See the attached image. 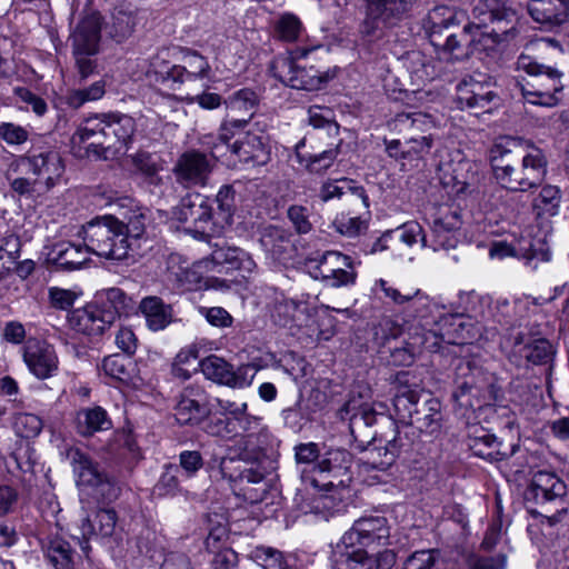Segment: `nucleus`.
<instances>
[{"mask_svg": "<svg viewBox=\"0 0 569 569\" xmlns=\"http://www.w3.org/2000/svg\"><path fill=\"white\" fill-rule=\"evenodd\" d=\"M204 143L212 146L209 141ZM216 160L211 152L210 156L198 150L183 152L173 167L176 181L186 188L206 186Z\"/></svg>", "mask_w": 569, "mask_h": 569, "instance_id": "25", "label": "nucleus"}, {"mask_svg": "<svg viewBox=\"0 0 569 569\" xmlns=\"http://www.w3.org/2000/svg\"><path fill=\"white\" fill-rule=\"evenodd\" d=\"M136 131V120L129 114L120 112L96 113L80 123L72 140L79 143L89 142L88 153L107 158L106 152L109 150L114 152L127 151L133 142Z\"/></svg>", "mask_w": 569, "mask_h": 569, "instance_id": "6", "label": "nucleus"}, {"mask_svg": "<svg viewBox=\"0 0 569 569\" xmlns=\"http://www.w3.org/2000/svg\"><path fill=\"white\" fill-rule=\"evenodd\" d=\"M417 0H365V19L360 31L370 40L382 38L387 31L407 19Z\"/></svg>", "mask_w": 569, "mask_h": 569, "instance_id": "13", "label": "nucleus"}, {"mask_svg": "<svg viewBox=\"0 0 569 569\" xmlns=\"http://www.w3.org/2000/svg\"><path fill=\"white\" fill-rule=\"evenodd\" d=\"M208 400L199 387H187L174 407V418L181 426L198 425L209 415Z\"/></svg>", "mask_w": 569, "mask_h": 569, "instance_id": "28", "label": "nucleus"}, {"mask_svg": "<svg viewBox=\"0 0 569 569\" xmlns=\"http://www.w3.org/2000/svg\"><path fill=\"white\" fill-rule=\"evenodd\" d=\"M111 428L112 421L107 410L100 406L81 408L76 415V429L82 437H91Z\"/></svg>", "mask_w": 569, "mask_h": 569, "instance_id": "41", "label": "nucleus"}, {"mask_svg": "<svg viewBox=\"0 0 569 569\" xmlns=\"http://www.w3.org/2000/svg\"><path fill=\"white\" fill-rule=\"evenodd\" d=\"M516 67L518 71L526 72V77L516 79V88L519 89L525 102L552 108L559 103L557 93L562 91V73L556 68L537 62L527 54H520Z\"/></svg>", "mask_w": 569, "mask_h": 569, "instance_id": "10", "label": "nucleus"}, {"mask_svg": "<svg viewBox=\"0 0 569 569\" xmlns=\"http://www.w3.org/2000/svg\"><path fill=\"white\" fill-rule=\"evenodd\" d=\"M453 390L451 399L466 416L468 411L490 406L498 398L496 378L479 356L456 358L452 361Z\"/></svg>", "mask_w": 569, "mask_h": 569, "instance_id": "5", "label": "nucleus"}, {"mask_svg": "<svg viewBox=\"0 0 569 569\" xmlns=\"http://www.w3.org/2000/svg\"><path fill=\"white\" fill-rule=\"evenodd\" d=\"M287 217L297 233L307 234L312 230L308 208L299 204H292L287 210Z\"/></svg>", "mask_w": 569, "mask_h": 569, "instance_id": "62", "label": "nucleus"}, {"mask_svg": "<svg viewBox=\"0 0 569 569\" xmlns=\"http://www.w3.org/2000/svg\"><path fill=\"white\" fill-rule=\"evenodd\" d=\"M352 455L343 448H330L322 453L321 459L313 466L312 471L318 473L310 481L313 487L327 489L349 488L352 481Z\"/></svg>", "mask_w": 569, "mask_h": 569, "instance_id": "17", "label": "nucleus"}, {"mask_svg": "<svg viewBox=\"0 0 569 569\" xmlns=\"http://www.w3.org/2000/svg\"><path fill=\"white\" fill-rule=\"evenodd\" d=\"M89 253L86 243L76 244L70 241H60L52 246L49 251V260L66 271H72L80 269L83 264L89 261Z\"/></svg>", "mask_w": 569, "mask_h": 569, "instance_id": "37", "label": "nucleus"}, {"mask_svg": "<svg viewBox=\"0 0 569 569\" xmlns=\"http://www.w3.org/2000/svg\"><path fill=\"white\" fill-rule=\"evenodd\" d=\"M47 558L56 569H74L76 552L69 541L56 535L44 546Z\"/></svg>", "mask_w": 569, "mask_h": 569, "instance_id": "45", "label": "nucleus"}, {"mask_svg": "<svg viewBox=\"0 0 569 569\" xmlns=\"http://www.w3.org/2000/svg\"><path fill=\"white\" fill-rule=\"evenodd\" d=\"M301 30V21L292 13L282 14L274 26L277 37L286 42H293L298 40Z\"/></svg>", "mask_w": 569, "mask_h": 569, "instance_id": "58", "label": "nucleus"}, {"mask_svg": "<svg viewBox=\"0 0 569 569\" xmlns=\"http://www.w3.org/2000/svg\"><path fill=\"white\" fill-rule=\"evenodd\" d=\"M406 321L416 322L420 328L433 326H453L461 327V315L446 312V307L435 299L421 292L419 289L412 292V298L408 306L402 308Z\"/></svg>", "mask_w": 569, "mask_h": 569, "instance_id": "20", "label": "nucleus"}, {"mask_svg": "<svg viewBox=\"0 0 569 569\" xmlns=\"http://www.w3.org/2000/svg\"><path fill=\"white\" fill-rule=\"evenodd\" d=\"M475 21L466 22L447 37L440 53L449 59L462 61L472 54V46L476 43L475 30L486 29L489 22L512 23L517 19V6L513 0H480L473 9Z\"/></svg>", "mask_w": 569, "mask_h": 569, "instance_id": "7", "label": "nucleus"}, {"mask_svg": "<svg viewBox=\"0 0 569 569\" xmlns=\"http://www.w3.org/2000/svg\"><path fill=\"white\" fill-rule=\"evenodd\" d=\"M109 453L123 463L126 467L131 468L140 459V449L131 432H118L113 441L109 445Z\"/></svg>", "mask_w": 569, "mask_h": 569, "instance_id": "46", "label": "nucleus"}, {"mask_svg": "<svg viewBox=\"0 0 569 569\" xmlns=\"http://www.w3.org/2000/svg\"><path fill=\"white\" fill-rule=\"evenodd\" d=\"M321 493L311 499L309 509L306 512L315 513L320 518L328 520L330 517L343 510L346 500L350 497L349 488L342 490L340 488L327 489L319 487Z\"/></svg>", "mask_w": 569, "mask_h": 569, "instance_id": "39", "label": "nucleus"}, {"mask_svg": "<svg viewBox=\"0 0 569 569\" xmlns=\"http://www.w3.org/2000/svg\"><path fill=\"white\" fill-rule=\"evenodd\" d=\"M167 272L169 280L177 282L184 290L201 288L202 278L200 273L190 266L188 260L182 259L180 254L172 253L169 256Z\"/></svg>", "mask_w": 569, "mask_h": 569, "instance_id": "42", "label": "nucleus"}, {"mask_svg": "<svg viewBox=\"0 0 569 569\" xmlns=\"http://www.w3.org/2000/svg\"><path fill=\"white\" fill-rule=\"evenodd\" d=\"M332 111L329 108H322L320 106H311L308 109V121L309 124L316 129L328 128V130H335L338 132L339 124L331 119Z\"/></svg>", "mask_w": 569, "mask_h": 569, "instance_id": "64", "label": "nucleus"}, {"mask_svg": "<svg viewBox=\"0 0 569 569\" xmlns=\"http://www.w3.org/2000/svg\"><path fill=\"white\" fill-rule=\"evenodd\" d=\"M528 11L536 22L553 29L568 20L569 0H530Z\"/></svg>", "mask_w": 569, "mask_h": 569, "instance_id": "35", "label": "nucleus"}, {"mask_svg": "<svg viewBox=\"0 0 569 569\" xmlns=\"http://www.w3.org/2000/svg\"><path fill=\"white\" fill-rule=\"evenodd\" d=\"M174 218L184 223L186 233L194 239L207 240L223 231L216 220L212 200L199 192L188 193L173 211Z\"/></svg>", "mask_w": 569, "mask_h": 569, "instance_id": "11", "label": "nucleus"}, {"mask_svg": "<svg viewBox=\"0 0 569 569\" xmlns=\"http://www.w3.org/2000/svg\"><path fill=\"white\" fill-rule=\"evenodd\" d=\"M227 116L219 128V139H232L243 130L252 119L259 106L257 92L250 88H242L232 92L224 99Z\"/></svg>", "mask_w": 569, "mask_h": 569, "instance_id": "19", "label": "nucleus"}, {"mask_svg": "<svg viewBox=\"0 0 569 569\" xmlns=\"http://www.w3.org/2000/svg\"><path fill=\"white\" fill-rule=\"evenodd\" d=\"M22 357L29 371L38 379L51 378L58 371V356L52 345L29 338L22 348Z\"/></svg>", "mask_w": 569, "mask_h": 569, "instance_id": "27", "label": "nucleus"}, {"mask_svg": "<svg viewBox=\"0 0 569 569\" xmlns=\"http://www.w3.org/2000/svg\"><path fill=\"white\" fill-rule=\"evenodd\" d=\"M169 57L170 50L168 48L159 49L150 59L148 73L154 74L158 82L176 89L177 82L173 72L178 64H172Z\"/></svg>", "mask_w": 569, "mask_h": 569, "instance_id": "48", "label": "nucleus"}, {"mask_svg": "<svg viewBox=\"0 0 569 569\" xmlns=\"http://www.w3.org/2000/svg\"><path fill=\"white\" fill-rule=\"evenodd\" d=\"M251 559L263 569H286L283 553L272 547L259 546L251 553Z\"/></svg>", "mask_w": 569, "mask_h": 569, "instance_id": "56", "label": "nucleus"}, {"mask_svg": "<svg viewBox=\"0 0 569 569\" xmlns=\"http://www.w3.org/2000/svg\"><path fill=\"white\" fill-rule=\"evenodd\" d=\"M342 140L330 149H327L320 153L315 154H302L297 152L298 162L306 168L310 173H323L328 170L336 161L340 153Z\"/></svg>", "mask_w": 569, "mask_h": 569, "instance_id": "50", "label": "nucleus"}, {"mask_svg": "<svg viewBox=\"0 0 569 569\" xmlns=\"http://www.w3.org/2000/svg\"><path fill=\"white\" fill-rule=\"evenodd\" d=\"M139 310L144 317L146 325L151 331L164 330L176 321L173 307L157 296L144 297L139 303Z\"/></svg>", "mask_w": 569, "mask_h": 569, "instance_id": "38", "label": "nucleus"}, {"mask_svg": "<svg viewBox=\"0 0 569 569\" xmlns=\"http://www.w3.org/2000/svg\"><path fill=\"white\" fill-rule=\"evenodd\" d=\"M399 423H406L416 433L438 437L442 428L441 402L423 391L403 388L393 398Z\"/></svg>", "mask_w": 569, "mask_h": 569, "instance_id": "9", "label": "nucleus"}, {"mask_svg": "<svg viewBox=\"0 0 569 569\" xmlns=\"http://www.w3.org/2000/svg\"><path fill=\"white\" fill-rule=\"evenodd\" d=\"M567 493V485L552 471H537L529 486L525 490V500L528 503H535L541 508L540 513L543 515L551 511V506H561L563 497ZM553 518L556 513L545 515Z\"/></svg>", "mask_w": 569, "mask_h": 569, "instance_id": "22", "label": "nucleus"}, {"mask_svg": "<svg viewBox=\"0 0 569 569\" xmlns=\"http://www.w3.org/2000/svg\"><path fill=\"white\" fill-rule=\"evenodd\" d=\"M390 530L383 516L368 515L355 520L332 548L331 569H391L397 556L387 548Z\"/></svg>", "mask_w": 569, "mask_h": 569, "instance_id": "3", "label": "nucleus"}, {"mask_svg": "<svg viewBox=\"0 0 569 569\" xmlns=\"http://www.w3.org/2000/svg\"><path fill=\"white\" fill-rule=\"evenodd\" d=\"M468 299L473 305H478V307L473 306L471 308L476 317H480L482 320L492 319L495 322L506 328H513L516 326L511 318V312L516 309L520 310L525 306L521 301L512 305L507 299L497 300L493 303L490 297H482L473 291L468 293Z\"/></svg>", "mask_w": 569, "mask_h": 569, "instance_id": "30", "label": "nucleus"}, {"mask_svg": "<svg viewBox=\"0 0 569 569\" xmlns=\"http://www.w3.org/2000/svg\"><path fill=\"white\" fill-rule=\"evenodd\" d=\"M207 379L230 387L232 366L217 356H209L199 362Z\"/></svg>", "mask_w": 569, "mask_h": 569, "instance_id": "53", "label": "nucleus"}, {"mask_svg": "<svg viewBox=\"0 0 569 569\" xmlns=\"http://www.w3.org/2000/svg\"><path fill=\"white\" fill-rule=\"evenodd\" d=\"M68 321L74 331L88 337H100L113 325L111 316L104 315L92 301L70 312Z\"/></svg>", "mask_w": 569, "mask_h": 569, "instance_id": "29", "label": "nucleus"}, {"mask_svg": "<svg viewBox=\"0 0 569 569\" xmlns=\"http://www.w3.org/2000/svg\"><path fill=\"white\" fill-rule=\"evenodd\" d=\"M120 206L124 210L119 212V217H96L82 226L80 232L88 250L110 260L139 254L150 223L148 209L133 206L130 199H123Z\"/></svg>", "mask_w": 569, "mask_h": 569, "instance_id": "2", "label": "nucleus"}, {"mask_svg": "<svg viewBox=\"0 0 569 569\" xmlns=\"http://www.w3.org/2000/svg\"><path fill=\"white\" fill-rule=\"evenodd\" d=\"M499 102L496 83L485 74L469 76L457 86L456 103L461 110H489Z\"/></svg>", "mask_w": 569, "mask_h": 569, "instance_id": "23", "label": "nucleus"}, {"mask_svg": "<svg viewBox=\"0 0 569 569\" xmlns=\"http://www.w3.org/2000/svg\"><path fill=\"white\" fill-rule=\"evenodd\" d=\"M467 446L473 456L490 462L501 461L509 455L502 450V442L483 427H473L470 429Z\"/></svg>", "mask_w": 569, "mask_h": 569, "instance_id": "34", "label": "nucleus"}, {"mask_svg": "<svg viewBox=\"0 0 569 569\" xmlns=\"http://www.w3.org/2000/svg\"><path fill=\"white\" fill-rule=\"evenodd\" d=\"M518 18L512 23H498L490 31H485L482 29L475 30L476 33V43L472 46V52L475 50H485L489 51L495 49L497 44L507 40L510 36L513 37L516 33V23Z\"/></svg>", "mask_w": 569, "mask_h": 569, "instance_id": "47", "label": "nucleus"}, {"mask_svg": "<svg viewBox=\"0 0 569 569\" xmlns=\"http://www.w3.org/2000/svg\"><path fill=\"white\" fill-rule=\"evenodd\" d=\"M132 361L130 357L122 355H110L102 360L101 369L110 378L127 381L130 379Z\"/></svg>", "mask_w": 569, "mask_h": 569, "instance_id": "55", "label": "nucleus"}, {"mask_svg": "<svg viewBox=\"0 0 569 569\" xmlns=\"http://www.w3.org/2000/svg\"><path fill=\"white\" fill-rule=\"evenodd\" d=\"M180 470L177 465L167 463L153 488L154 495L159 497L176 496L180 491Z\"/></svg>", "mask_w": 569, "mask_h": 569, "instance_id": "54", "label": "nucleus"}, {"mask_svg": "<svg viewBox=\"0 0 569 569\" xmlns=\"http://www.w3.org/2000/svg\"><path fill=\"white\" fill-rule=\"evenodd\" d=\"M181 53V63L173 72L177 86L210 77L211 66L204 56L189 48H182Z\"/></svg>", "mask_w": 569, "mask_h": 569, "instance_id": "36", "label": "nucleus"}, {"mask_svg": "<svg viewBox=\"0 0 569 569\" xmlns=\"http://www.w3.org/2000/svg\"><path fill=\"white\" fill-rule=\"evenodd\" d=\"M345 264H340L339 267H335L332 269L333 276L330 281V287L339 288L343 286H350L356 282L357 272L355 270V262L350 256L345 254Z\"/></svg>", "mask_w": 569, "mask_h": 569, "instance_id": "60", "label": "nucleus"}, {"mask_svg": "<svg viewBox=\"0 0 569 569\" xmlns=\"http://www.w3.org/2000/svg\"><path fill=\"white\" fill-rule=\"evenodd\" d=\"M420 333L411 337L412 341H418L417 351L426 350L437 352L443 342L451 345H465L480 336L481 328L471 323L469 319L461 320V327L453 326H433L421 328Z\"/></svg>", "mask_w": 569, "mask_h": 569, "instance_id": "21", "label": "nucleus"}, {"mask_svg": "<svg viewBox=\"0 0 569 569\" xmlns=\"http://www.w3.org/2000/svg\"><path fill=\"white\" fill-rule=\"evenodd\" d=\"M17 432L22 438H34L42 430L43 423L40 417L33 413H20L14 421Z\"/></svg>", "mask_w": 569, "mask_h": 569, "instance_id": "61", "label": "nucleus"}, {"mask_svg": "<svg viewBox=\"0 0 569 569\" xmlns=\"http://www.w3.org/2000/svg\"><path fill=\"white\" fill-rule=\"evenodd\" d=\"M136 24V11L123 4L118 6L111 13L110 22L106 24V32L120 43L132 34Z\"/></svg>", "mask_w": 569, "mask_h": 569, "instance_id": "44", "label": "nucleus"}, {"mask_svg": "<svg viewBox=\"0 0 569 569\" xmlns=\"http://www.w3.org/2000/svg\"><path fill=\"white\" fill-rule=\"evenodd\" d=\"M430 228L429 248L435 251L453 249L458 243L457 232L461 228L460 214L450 209L440 211Z\"/></svg>", "mask_w": 569, "mask_h": 569, "instance_id": "31", "label": "nucleus"}, {"mask_svg": "<svg viewBox=\"0 0 569 569\" xmlns=\"http://www.w3.org/2000/svg\"><path fill=\"white\" fill-rule=\"evenodd\" d=\"M259 244L272 260L282 261L288 258L291 247L290 234L281 227L269 224L261 228Z\"/></svg>", "mask_w": 569, "mask_h": 569, "instance_id": "40", "label": "nucleus"}, {"mask_svg": "<svg viewBox=\"0 0 569 569\" xmlns=\"http://www.w3.org/2000/svg\"><path fill=\"white\" fill-rule=\"evenodd\" d=\"M561 190L557 186L547 184L541 188L532 201L533 211L538 217H553L559 213Z\"/></svg>", "mask_w": 569, "mask_h": 569, "instance_id": "49", "label": "nucleus"}, {"mask_svg": "<svg viewBox=\"0 0 569 569\" xmlns=\"http://www.w3.org/2000/svg\"><path fill=\"white\" fill-rule=\"evenodd\" d=\"M212 270L217 272L241 271L251 273L256 268V262L251 256L238 247L218 246L210 254Z\"/></svg>", "mask_w": 569, "mask_h": 569, "instance_id": "33", "label": "nucleus"}, {"mask_svg": "<svg viewBox=\"0 0 569 569\" xmlns=\"http://www.w3.org/2000/svg\"><path fill=\"white\" fill-rule=\"evenodd\" d=\"M333 226L337 232L341 233L342 236L353 238L367 230L368 222L360 217H351L341 213L340 216L336 217Z\"/></svg>", "mask_w": 569, "mask_h": 569, "instance_id": "59", "label": "nucleus"}, {"mask_svg": "<svg viewBox=\"0 0 569 569\" xmlns=\"http://www.w3.org/2000/svg\"><path fill=\"white\" fill-rule=\"evenodd\" d=\"M393 237H397L407 247H412L420 241L422 248H429V239L423 228L417 221H408L393 229Z\"/></svg>", "mask_w": 569, "mask_h": 569, "instance_id": "57", "label": "nucleus"}, {"mask_svg": "<svg viewBox=\"0 0 569 569\" xmlns=\"http://www.w3.org/2000/svg\"><path fill=\"white\" fill-rule=\"evenodd\" d=\"M214 202L218 210L214 211L216 220H218L222 228L232 223V218L236 211V190L231 184H223L220 187Z\"/></svg>", "mask_w": 569, "mask_h": 569, "instance_id": "52", "label": "nucleus"}, {"mask_svg": "<svg viewBox=\"0 0 569 569\" xmlns=\"http://www.w3.org/2000/svg\"><path fill=\"white\" fill-rule=\"evenodd\" d=\"M231 139L222 140L217 137L212 142L211 153L216 159L228 156V166H237V162L251 167L266 166L271 159L268 137L247 131L241 138L230 143Z\"/></svg>", "mask_w": 569, "mask_h": 569, "instance_id": "12", "label": "nucleus"}, {"mask_svg": "<svg viewBox=\"0 0 569 569\" xmlns=\"http://www.w3.org/2000/svg\"><path fill=\"white\" fill-rule=\"evenodd\" d=\"M347 412L355 410L349 418V429L352 437L361 441L370 438L377 439V432L371 433L370 428L376 423L388 425L392 427L393 436L388 439L385 437V460L378 463L380 468H390L401 453H408L412 450L418 435L406 423L398 426V421L391 417L378 413L371 406L361 405L356 409L351 402L346 406Z\"/></svg>", "mask_w": 569, "mask_h": 569, "instance_id": "8", "label": "nucleus"}, {"mask_svg": "<svg viewBox=\"0 0 569 569\" xmlns=\"http://www.w3.org/2000/svg\"><path fill=\"white\" fill-rule=\"evenodd\" d=\"M177 466L186 478H192L203 467V458L198 450H183L179 453Z\"/></svg>", "mask_w": 569, "mask_h": 569, "instance_id": "63", "label": "nucleus"}, {"mask_svg": "<svg viewBox=\"0 0 569 569\" xmlns=\"http://www.w3.org/2000/svg\"><path fill=\"white\" fill-rule=\"evenodd\" d=\"M28 169L42 179L48 188L54 186L56 180L64 171V166L57 151L30 152L20 160Z\"/></svg>", "mask_w": 569, "mask_h": 569, "instance_id": "32", "label": "nucleus"}, {"mask_svg": "<svg viewBox=\"0 0 569 569\" xmlns=\"http://www.w3.org/2000/svg\"><path fill=\"white\" fill-rule=\"evenodd\" d=\"M72 466L78 478V485L90 487L97 498L111 502L119 497L121 488L117 480L89 456L79 450L74 451L72 453Z\"/></svg>", "mask_w": 569, "mask_h": 569, "instance_id": "18", "label": "nucleus"}, {"mask_svg": "<svg viewBox=\"0 0 569 569\" xmlns=\"http://www.w3.org/2000/svg\"><path fill=\"white\" fill-rule=\"evenodd\" d=\"M221 411L229 417L231 439L238 438L237 457H222L218 460V471L227 480L237 497L249 503H258L266 495L264 472L248 462L257 460L262 453L271 433L261 423V418L248 412L247 402L219 401Z\"/></svg>", "mask_w": 569, "mask_h": 569, "instance_id": "1", "label": "nucleus"}, {"mask_svg": "<svg viewBox=\"0 0 569 569\" xmlns=\"http://www.w3.org/2000/svg\"><path fill=\"white\" fill-rule=\"evenodd\" d=\"M508 361L519 369L552 368L557 346L548 338L525 339L523 335H509L502 345Z\"/></svg>", "mask_w": 569, "mask_h": 569, "instance_id": "15", "label": "nucleus"}, {"mask_svg": "<svg viewBox=\"0 0 569 569\" xmlns=\"http://www.w3.org/2000/svg\"><path fill=\"white\" fill-rule=\"evenodd\" d=\"M510 144L515 140L495 143L489 151V160L493 177L505 189L513 192H526L537 188L547 173V158L537 147L522 154Z\"/></svg>", "mask_w": 569, "mask_h": 569, "instance_id": "4", "label": "nucleus"}, {"mask_svg": "<svg viewBox=\"0 0 569 569\" xmlns=\"http://www.w3.org/2000/svg\"><path fill=\"white\" fill-rule=\"evenodd\" d=\"M309 52L308 49H298L295 54H281L276 57L270 63V72L279 82L297 90L313 91L321 89L330 77L328 73L316 69L315 67L300 66L296 62L298 58H303Z\"/></svg>", "mask_w": 569, "mask_h": 569, "instance_id": "16", "label": "nucleus"}, {"mask_svg": "<svg viewBox=\"0 0 569 569\" xmlns=\"http://www.w3.org/2000/svg\"><path fill=\"white\" fill-rule=\"evenodd\" d=\"M104 315L111 316L114 323L121 313L127 312L132 305L131 298L120 288L112 287L98 291L92 301Z\"/></svg>", "mask_w": 569, "mask_h": 569, "instance_id": "43", "label": "nucleus"}, {"mask_svg": "<svg viewBox=\"0 0 569 569\" xmlns=\"http://www.w3.org/2000/svg\"><path fill=\"white\" fill-rule=\"evenodd\" d=\"M102 18L98 12L82 17L71 36L72 54L81 80L97 71L96 54L99 52Z\"/></svg>", "mask_w": 569, "mask_h": 569, "instance_id": "14", "label": "nucleus"}, {"mask_svg": "<svg viewBox=\"0 0 569 569\" xmlns=\"http://www.w3.org/2000/svg\"><path fill=\"white\" fill-rule=\"evenodd\" d=\"M345 254L338 251H327L322 254L319 261L309 264V273L312 278L321 280L326 286L330 287V281L333 279L335 267L345 264Z\"/></svg>", "mask_w": 569, "mask_h": 569, "instance_id": "51", "label": "nucleus"}, {"mask_svg": "<svg viewBox=\"0 0 569 569\" xmlns=\"http://www.w3.org/2000/svg\"><path fill=\"white\" fill-rule=\"evenodd\" d=\"M118 527V515L111 508H100L92 516H87L80 520L71 533V538L76 541L83 555L88 558L91 547V539L111 538Z\"/></svg>", "mask_w": 569, "mask_h": 569, "instance_id": "24", "label": "nucleus"}, {"mask_svg": "<svg viewBox=\"0 0 569 569\" xmlns=\"http://www.w3.org/2000/svg\"><path fill=\"white\" fill-rule=\"evenodd\" d=\"M466 12L458 11L447 6L435 7L423 21V28L430 43L438 52L442 50L448 34L452 33L459 24L466 22Z\"/></svg>", "mask_w": 569, "mask_h": 569, "instance_id": "26", "label": "nucleus"}]
</instances>
